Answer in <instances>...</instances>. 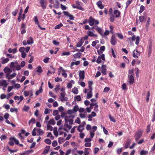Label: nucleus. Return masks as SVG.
<instances>
[{
    "label": "nucleus",
    "instance_id": "nucleus-1",
    "mask_svg": "<svg viewBox=\"0 0 155 155\" xmlns=\"http://www.w3.org/2000/svg\"><path fill=\"white\" fill-rule=\"evenodd\" d=\"M74 117H72L70 115H66L64 117L65 122L64 125V127L63 128V130L67 132H68L72 127L71 125L73 123V118Z\"/></svg>",
    "mask_w": 155,
    "mask_h": 155
},
{
    "label": "nucleus",
    "instance_id": "nucleus-2",
    "mask_svg": "<svg viewBox=\"0 0 155 155\" xmlns=\"http://www.w3.org/2000/svg\"><path fill=\"white\" fill-rule=\"evenodd\" d=\"M135 40V44L136 45H138L139 42L140 40V37L139 36H136L135 35H133L132 37L127 38V41L130 43H132V42Z\"/></svg>",
    "mask_w": 155,
    "mask_h": 155
},
{
    "label": "nucleus",
    "instance_id": "nucleus-3",
    "mask_svg": "<svg viewBox=\"0 0 155 155\" xmlns=\"http://www.w3.org/2000/svg\"><path fill=\"white\" fill-rule=\"evenodd\" d=\"M88 22L91 26H92L94 24L97 25L99 24V21L98 20L95 19L91 16L89 18Z\"/></svg>",
    "mask_w": 155,
    "mask_h": 155
},
{
    "label": "nucleus",
    "instance_id": "nucleus-4",
    "mask_svg": "<svg viewBox=\"0 0 155 155\" xmlns=\"http://www.w3.org/2000/svg\"><path fill=\"white\" fill-rule=\"evenodd\" d=\"M10 67L11 68H15V69L17 71L21 69L20 65L18 64L17 61L11 62L10 63Z\"/></svg>",
    "mask_w": 155,
    "mask_h": 155
},
{
    "label": "nucleus",
    "instance_id": "nucleus-5",
    "mask_svg": "<svg viewBox=\"0 0 155 155\" xmlns=\"http://www.w3.org/2000/svg\"><path fill=\"white\" fill-rule=\"evenodd\" d=\"M84 93L86 94V98L87 99H90L92 96V89H85L84 90Z\"/></svg>",
    "mask_w": 155,
    "mask_h": 155
},
{
    "label": "nucleus",
    "instance_id": "nucleus-6",
    "mask_svg": "<svg viewBox=\"0 0 155 155\" xmlns=\"http://www.w3.org/2000/svg\"><path fill=\"white\" fill-rule=\"evenodd\" d=\"M143 132L141 130H139L135 134V137L136 141H137L141 137Z\"/></svg>",
    "mask_w": 155,
    "mask_h": 155
},
{
    "label": "nucleus",
    "instance_id": "nucleus-7",
    "mask_svg": "<svg viewBox=\"0 0 155 155\" xmlns=\"http://www.w3.org/2000/svg\"><path fill=\"white\" fill-rule=\"evenodd\" d=\"M105 59V55L104 54H103L101 55L98 56L96 60V62L98 64H100L101 63L102 60L104 61Z\"/></svg>",
    "mask_w": 155,
    "mask_h": 155
},
{
    "label": "nucleus",
    "instance_id": "nucleus-8",
    "mask_svg": "<svg viewBox=\"0 0 155 155\" xmlns=\"http://www.w3.org/2000/svg\"><path fill=\"white\" fill-rule=\"evenodd\" d=\"M60 94L61 96L60 97V99L61 101L63 102L68 101V98L65 97V92H61L60 93Z\"/></svg>",
    "mask_w": 155,
    "mask_h": 155
},
{
    "label": "nucleus",
    "instance_id": "nucleus-9",
    "mask_svg": "<svg viewBox=\"0 0 155 155\" xmlns=\"http://www.w3.org/2000/svg\"><path fill=\"white\" fill-rule=\"evenodd\" d=\"M96 116V114L95 112L94 111H92L91 112V114H90L88 116V120L90 121H92L93 117H95Z\"/></svg>",
    "mask_w": 155,
    "mask_h": 155
},
{
    "label": "nucleus",
    "instance_id": "nucleus-10",
    "mask_svg": "<svg viewBox=\"0 0 155 155\" xmlns=\"http://www.w3.org/2000/svg\"><path fill=\"white\" fill-rule=\"evenodd\" d=\"M8 85V83L5 80L1 79L0 80V86L5 87Z\"/></svg>",
    "mask_w": 155,
    "mask_h": 155
},
{
    "label": "nucleus",
    "instance_id": "nucleus-11",
    "mask_svg": "<svg viewBox=\"0 0 155 155\" xmlns=\"http://www.w3.org/2000/svg\"><path fill=\"white\" fill-rule=\"evenodd\" d=\"M6 74V77L8 80L11 79L15 77L16 75V74L15 73H14L13 74Z\"/></svg>",
    "mask_w": 155,
    "mask_h": 155
},
{
    "label": "nucleus",
    "instance_id": "nucleus-12",
    "mask_svg": "<svg viewBox=\"0 0 155 155\" xmlns=\"http://www.w3.org/2000/svg\"><path fill=\"white\" fill-rule=\"evenodd\" d=\"M134 79L132 75L128 76V82L129 84H132L134 82Z\"/></svg>",
    "mask_w": 155,
    "mask_h": 155
},
{
    "label": "nucleus",
    "instance_id": "nucleus-13",
    "mask_svg": "<svg viewBox=\"0 0 155 155\" xmlns=\"http://www.w3.org/2000/svg\"><path fill=\"white\" fill-rule=\"evenodd\" d=\"M96 30L101 35H103V30L101 28L98 27V26H95L94 27Z\"/></svg>",
    "mask_w": 155,
    "mask_h": 155
},
{
    "label": "nucleus",
    "instance_id": "nucleus-14",
    "mask_svg": "<svg viewBox=\"0 0 155 155\" xmlns=\"http://www.w3.org/2000/svg\"><path fill=\"white\" fill-rule=\"evenodd\" d=\"M40 3L41 4V6L44 9H45L46 7V2L45 0H40Z\"/></svg>",
    "mask_w": 155,
    "mask_h": 155
},
{
    "label": "nucleus",
    "instance_id": "nucleus-15",
    "mask_svg": "<svg viewBox=\"0 0 155 155\" xmlns=\"http://www.w3.org/2000/svg\"><path fill=\"white\" fill-rule=\"evenodd\" d=\"M24 94L25 96L26 97H28L30 95V97L32 96L33 95V91L31 90L25 91H24Z\"/></svg>",
    "mask_w": 155,
    "mask_h": 155
},
{
    "label": "nucleus",
    "instance_id": "nucleus-16",
    "mask_svg": "<svg viewBox=\"0 0 155 155\" xmlns=\"http://www.w3.org/2000/svg\"><path fill=\"white\" fill-rule=\"evenodd\" d=\"M77 150V148H75L74 149L71 150V149H68L65 152V155H68L71 153H72L73 154L74 153V151Z\"/></svg>",
    "mask_w": 155,
    "mask_h": 155
},
{
    "label": "nucleus",
    "instance_id": "nucleus-17",
    "mask_svg": "<svg viewBox=\"0 0 155 155\" xmlns=\"http://www.w3.org/2000/svg\"><path fill=\"white\" fill-rule=\"evenodd\" d=\"M116 38H115L114 35H113L112 36L111 39V43L113 45H114L116 43Z\"/></svg>",
    "mask_w": 155,
    "mask_h": 155
},
{
    "label": "nucleus",
    "instance_id": "nucleus-18",
    "mask_svg": "<svg viewBox=\"0 0 155 155\" xmlns=\"http://www.w3.org/2000/svg\"><path fill=\"white\" fill-rule=\"evenodd\" d=\"M140 55V53L137 50L135 49L133 51V56L135 58H137Z\"/></svg>",
    "mask_w": 155,
    "mask_h": 155
},
{
    "label": "nucleus",
    "instance_id": "nucleus-19",
    "mask_svg": "<svg viewBox=\"0 0 155 155\" xmlns=\"http://www.w3.org/2000/svg\"><path fill=\"white\" fill-rule=\"evenodd\" d=\"M79 76L80 80H83L84 78V72L83 71H79Z\"/></svg>",
    "mask_w": 155,
    "mask_h": 155
},
{
    "label": "nucleus",
    "instance_id": "nucleus-20",
    "mask_svg": "<svg viewBox=\"0 0 155 155\" xmlns=\"http://www.w3.org/2000/svg\"><path fill=\"white\" fill-rule=\"evenodd\" d=\"M85 124V122H84L82 124L79 125L78 127V130L79 132H82L84 129V125Z\"/></svg>",
    "mask_w": 155,
    "mask_h": 155
},
{
    "label": "nucleus",
    "instance_id": "nucleus-21",
    "mask_svg": "<svg viewBox=\"0 0 155 155\" xmlns=\"http://www.w3.org/2000/svg\"><path fill=\"white\" fill-rule=\"evenodd\" d=\"M106 66L105 65H102V66L101 72L104 75L106 74Z\"/></svg>",
    "mask_w": 155,
    "mask_h": 155
},
{
    "label": "nucleus",
    "instance_id": "nucleus-22",
    "mask_svg": "<svg viewBox=\"0 0 155 155\" xmlns=\"http://www.w3.org/2000/svg\"><path fill=\"white\" fill-rule=\"evenodd\" d=\"M87 34L88 36L92 37H97V35L94 34L93 32L88 31L87 32Z\"/></svg>",
    "mask_w": 155,
    "mask_h": 155
},
{
    "label": "nucleus",
    "instance_id": "nucleus-23",
    "mask_svg": "<svg viewBox=\"0 0 155 155\" xmlns=\"http://www.w3.org/2000/svg\"><path fill=\"white\" fill-rule=\"evenodd\" d=\"M97 6L101 9H102L104 8V6L102 4V2L99 1L97 3Z\"/></svg>",
    "mask_w": 155,
    "mask_h": 155
},
{
    "label": "nucleus",
    "instance_id": "nucleus-24",
    "mask_svg": "<svg viewBox=\"0 0 155 155\" xmlns=\"http://www.w3.org/2000/svg\"><path fill=\"white\" fill-rule=\"evenodd\" d=\"M74 81L73 80H71L70 82L68 84L67 87L69 88H71L72 87V85L74 84Z\"/></svg>",
    "mask_w": 155,
    "mask_h": 155
},
{
    "label": "nucleus",
    "instance_id": "nucleus-25",
    "mask_svg": "<svg viewBox=\"0 0 155 155\" xmlns=\"http://www.w3.org/2000/svg\"><path fill=\"white\" fill-rule=\"evenodd\" d=\"M36 131L38 133V135H42L44 133V132L40 128L37 129L36 130Z\"/></svg>",
    "mask_w": 155,
    "mask_h": 155
},
{
    "label": "nucleus",
    "instance_id": "nucleus-26",
    "mask_svg": "<svg viewBox=\"0 0 155 155\" xmlns=\"http://www.w3.org/2000/svg\"><path fill=\"white\" fill-rule=\"evenodd\" d=\"M1 60H2L1 63L3 64H4L7 63L9 61V59L8 58H5L3 57H2V58H1Z\"/></svg>",
    "mask_w": 155,
    "mask_h": 155
},
{
    "label": "nucleus",
    "instance_id": "nucleus-27",
    "mask_svg": "<svg viewBox=\"0 0 155 155\" xmlns=\"http://www.w3.org/2000/svg\"><path fill=\"white\" fill-rule=\"evenodd\" d=\"M80 63V61H77L75 62H72L71 63L70 65V67L71 69H73V66L75 65H79Z\"/></svg>",
    "mask_w": 155,
    "mask_h": 155
},
{
    "label": "nucleus",
    "instance_id": "nucleus-28",
    "mask_svg": "<svg viewBox=\"0 0 155 155\" xmlns=\"http://www.w3.org/2000/svg\"><path fill=\"white\" fill-rule=\"evenodd\" d=\"M46 124L54 125L55 124V122L53 119H51L48 121Z\"/></svg>",
    "mask_w": 155,
    "mask_h": 155
},
{
    "label": "nucleus",
    "instance_id": "nucleus-29",
    "mask_svg": "<svg viewBox=\"0 0 155 155\" xmlns=\"http://www.w3.org/2000/svg\"><path fill=\"white\" fill-rule=\"evenodd\" d=\"M131 140L130 139H127L124 146L125 148V149H127L129 145H130L131 143Z\"/></svg>",
    "mask_w": 155,
    "mask_h": 155
},
{
    "label": "nucleus",
    "instance_id": "nucleus-30",
    "mask_svg": "<svg viewBox=\"0 0 155 155\" xmlns=\"http://www.w3.org/2000/svg\"><path fill=\"white\" fill-rule=\"evenodd\" d=\"M3 71L5 73L7 74H10L12 71L11 69L7 67H5Z\"/></svg>",
    "mask_w": 155,
    "mask_h": 155
},
{
    "label": "nucleus",
    "instance_id": "nucleus-31",
    "mask_svg": "<svg viewBox=\"0 0 155 155\" xmlns=\"http://www.w3.org/2000/svg\"><path fill=\"white\" fill-rule=\"evenodd\" d=\"M114 13L116 15L115 17L116 18H118L120 17V13L119 11L117 10H115L114 11Z\"/></svg>",
    "mask_w": 155,
    "mask_h": 155
},
{
    "label": "nucleus",
    "instance_id": "nucleus-32",
    "mask_svg": "<svg viewBox=\"0 0 155 155\" xmlns=\"http://www.w3.org/2000/svg\"><path fill=\"white\" fill-rule=\"evenodd\" d=\"M72 92L74 94H77L78 93V89L76 87H74L72 89Z\"/></svg>",
    "mask_w": 155,
    "mask_h": 155
},
{
    "label": "nucleus",
    "instance_id": "nucleus-33",
    "mask_svg": "<svg viewBox=\"0 0 155 155\" xmlns=\"http://www.w3.org/2000/svg\"><path fill=\"white\" fill-rule=\"evenodd\" d=\"M42 91V86H41L39 88V89L36 92L35 94L37 95H38L39 94L41 93Z\"/></svg>",
    "mask_w": 155,
    "mask_h": 155
},
{
    "label": "nucleus",
    "instance_id": "nucleus-34",
    "mask_svg": "<svg viewBox=\"0 0 155 155\" xmlns=\"http://www.w3.org/2000/svg\"><path fill=\"white\" fill-rule=\"evenodd\" d=\"M81 53H78L74 55V58H80L81 56Z\"/></svg>",
    "mask_w": 155,
    "mask_h": 155
},
{
    "label": "nucleus",
    "instance_id": "nucleus-35",
    "mask_svg": "<svg viewBox=\"0 0 155 155\" xmlns=\"http://www.w3.org/2000/svg\"><path fill=\"white\" fill-rule=\"evenodd\" d=\"M93 81H88V87L89 89H92V85L93 84Z\"/></svg>",
    "mask_w": 155,
    "mask_h": 155
},
{
    "label": "nucleus",
    "instance_id": "nucleus-36",
    "mask_svg": "<svg viewBox=\"0 0 155 155\" xmlns=\"http://www.w3.org/2000/svg\"><path fill=\"white\" fill-rule=\"evenodd\" d=\"M148 153L147 150H142L140 152V155H147Z\"/></svg>",
    "mask_w": 155,
    "mask_h": 155
},
{
    "label": "nucleus",
    "instance_id": "nucleus-37",
    "mask_svg": "<svg viewBox=\"0 0 155 155\" xmlns=\"http://www.w3.org/2000/svg\"><path fill=\"white\" fill-rule=\"evenodd\" d=\"M90 150V149L89 148H86L84 149V155H88L89 152V151Z\"/></svg>",
    "mask_w": 155,
    "mask_h": 155
},
{
    "label": "nucleus",
    "instance_id": "nucleus-38",
    "mask_svg": "<svg viewBox=\"0 0 155 155\" xmlns=\"http://www.w3.org/2000/svg\"><path fill=\"white\" fill-rule=\"evenodd\" d=\"M83 43V41H82V39H81L79 42H78L76 45L78 47H80L81 46Z\"/></svg>",
    "mask_w": 155,
    "mask_h": 155
},
{
    "label": "nucleus",
    "instance_id": "nucleus-39",
    "mask_svg": "<svg viewBox=\"0 0 155 155\" xmlns=\"http://www.w3.org/2000/svg\"><path fill=\"white\" fill-rule=\"evenodd\" d=\"M50 149V146H47L46 147L45 150H44L43 153H47L49 151Z\"/></svg>",
    "mask_w": 155,
    "mask_h": 155
},
{
    "label": "nucleus",
    "instance_id": "nucleus-40",
    "mask_svg": "<svg viewBox=\"0 0 155 155\" xmlns=\"http://www.w3.org/2000/svg\"><path fill=\"white\" fill-rule=\"evenodd\" d=\"M17 51L16 49L15 48L14 49H12L11 48H9L8 50V51L9 53H15Z\"/></svg>",
    "mask_w": 155,
    "mask_h": 155
},
{
    "label": "nucleus",
    "instance_id": "nucleus-41",
    "mask_svg": "<svg viewBox=\"0 0 155 155\" xmlns=\"http://www.w3.org/2000/svg\"><path fill=\"white\" fill-rule=\"evenodd\" d=\"M34 21L35 22V24L37 25H39V22L38 21L37 16H35L34 17Z\"/></svg>",
    "mask_w": 155,
    "mask_h": 155
},
{
    "label": "nucleus",
    "instance_id": "nucleus-42",
    "mask_svg": "<svg viewBox=\"0 0 155 155\" xmlns=\"http://www.w3.org/2000/svg\"><path fill=\"white\" fill-rule=\"evenodd\" d=\"M30 107L29 106H28L26 105H24V107L22 109V110L27 112L29 110Z\"/></svg>",
    "mask_w": 155,
    "mask_h": 155
},
{
    "label": "nucleus",
    "instance_id": "nucleus-43",
    "mask_svg": "<svg viewBox=\"0 0 155 155\" xmlns=\"http://www.w3.org/2000/svg\"><path fill=\"white\" fill-rule=\"evenodd\" d=\"M86 113H81L80 114V116L82 118H84L86 117Z\"/></svg>",
    "mask_w": 155,
    "mask_h": 155
},
{
    "label": "nucleus",
    "instance_id": "nucleus-44",
    "mask_svg": "<svg viewBox=\"0 0 155 155\" xmlns=\"http://www.w3.org/2000/svg\"><path fill=\"white\" fill-rule=\"evenodd\" d=\"M81 80H79L78 81V83L79 85H80L82 87H84L85 86V84L84 82H81L80 81Z\"/></svg>",
    "mask_w": 155,
    "mask_h": 155
},
{
    "label": "nucleus",
    "instance_id": "nucleus-45",
    "mask_svg": "<svg viewBox=\"0 0 155 155\" xmlns=\"http://www.w3.org/2000/svg\"><path fill=\"white\" fill-rule=\"evenodd\" d=\"M53 131H54V134L55 136H58V132L57 131V127H54L53 129Z\"/></svg>",
    "mask_w": 155,
    "mask_h": 155
},
{
    "label": "nucleus",
    "instance_id": "nucleus-46",
    "mask_svg": "<svg viewBox=\"0 0 155 155\" xmlns=\"http://www.w3.org/2000/svg\"><path fill=\"white\" fill-rule=\"evenodd\" d=\"M33 42V39L32 38H30L27 41L28 44L29 45L31 44Z\"/></svg>",
    "mask_w": 155,
    "mask_h": 155
},
{
    "label": "nucleus",
    "instance_id": "nucleus-47",
    "mask_svg": "<svg viewBox=\"0 0 155 155\" xmlns=\"http://www.w3.org/2000/svg\"><path fill=\"white\" fill-rule=\"evenodd\" d=\"M47 126V130L51 131L53 130L52 126L49 124H46Z\"/></svg>",
    "mask_w": 155,
    "mask_h": 155
},
{
    "label": "nucleus",
    "instance_id": "nucleus-48",
    "mask_svg": "<svg viewBox=\"0 0 155 155\" xmlns=\"http://www.w3.org/2000/svg\"><path fill=\"white\" fill-rule=\"evenodd\" d=\"M64 140V138L63 137H60L58 138V142L59 143H62Z\"/></svg>",
    "mask_w": 155,
    "mask_h": 155
},
{
    "label": "nucleus",
    "instance_id": "nucleus-49",
    "mask_svg": "<svg viewBox=\"0 0 155 155\" xmlns=\"http://www.w3.org/2000/svg\"><path fill=\"white\" fill-rule=\"evenodd\" d=\"M111 52H112V56H113V57L114 58H115L117 57L116 52H114V50L112 48H111Z\"/></svg>",
    "mask_w": 155,
    "mask_h": 155
},
{
    "label": "nucleus",
    "instance_id": "nucleus-50",
    "mask_svg": "<svg viewBox=\"0 0 155 155\" xmlns=\"http://www.w3.org/2000/svg\"><path fill=\"white\" fill-rule=\"evenodd\" d=\"M13 87H15L16 89H18L21 86L19 84H15L13 85Z\"/></svg>",
    "mask_w": 155,
    "mask_h": 155
},
{
    "label": "nucleus",
    "instance_id": "nucleus-51",
    "mask_svg": "<svg viewBox=\"0 0 155 155\" xmlns=\"http://www.w3.org/2000/svg\"><path fill=\"white\" fill-rule=\"evenodd\" d=\"M109 32H110L109 31L107 30H106L104 33V32H103V35H102L101 36H107L108 35V34H109Z\"/></svg>",
    "mask_w": 155,
    "mask_h": 155
},
{
    "label": "nucleus",
    "instance_id": "nucleus-52",
    "mask_svg": "<svg viewBox=\"0 0 155 155\" xmlns=\"http://www.w3.org/2000/svg\"><path fill=\"white\" fill-rule=\"evenodd\" d=\"M117 37L120 39H122L123 38V36L121 33H117Z\"/></svg>",
    "mask_w": 155,
    "mask_h": 155
},
{
    "label": "nucleus",
    "instance_id": "nucleus-53",
    "mask_svg": "<svg viewBox=\"0 0 155 155\" xmlns=\"http://www.w3.org/2000/svg\"><path fill=\"white\" fill-rule=\"evenodd\" d=\"M74 99L75 100H76L78 101H80L81 100V97L79 95H77L74 97Z\"/></svg>",
    "mask_w": 155,
    "mask_h": 155
},
{
    "label": "nucleus",
    "instance_id": "nucleus-54",
    "mask_svg": "<svg viewBox=\"0 0 155 155\" xmlns=\"http://www.w3.org/2000/svg\"><path fill=\"white\" fill-rule=\"evenodd\" d=\"M74 113V111L72 110H68V115H70L71 116V117H72L74 116H73L72 115H71L73 113Z\"/></svg>",
    "mask_w": 155,
    "mask_h": 155
},
{
    "label": "nucleus",
    "instance_id": "nucleus-55",
    "mask_svg": "<svg viewBox=\"0 0 155 155\" xmlns=\"http://www.w3.org/2000/svg\"><path fill=\"white\" fill-rule=\"evenodd\" d=\"M90 137L91 139H92L94 136L95 133L94 131L92 130H91L90 132Z\"/></svg>",
    "mask_w": 155,
    "mask_h": 155
},
{
    "label": "nucleus",
    "instance_id": "nucleus-56",
    "mask_svg": "<svg viewBox=\"0 0 155 155\" xmlns=\"http://www.w3.org/2000/svg\"><path fill=\"white\" fill-rule=\"evenodd\" d=\"M134 74V70L133 69L130 70L128 71V76H133Z\"/></svg>",
    "mask_w": 155,
    "mask_h": 155
},
{
    "label": "nucleus",
    "instance_id": "nucleus-57",
    "mask_svg": "<svg viewBox=\"0 0 155 155\" xmlns=\"http://www.w3.org/2000/svg\"><path fill=\"white\" fill-rule=\"evenodd\" d=\"M70 54V53L69 52H64L62 53L61 55L62 56L65 55H69Z\"/></svg>",
    "mask_w": 155,
    "mask_h": 155
},
{
    "label": "nucleus",
    "instance_id": "nucleus-58",
    "mask_svg": "<svg viewBox=\"0 0 155 155\" xmlns=\"http://www.w3.org/2000/svg\"><path fill=\"white\" fill-rule=\"evenodd\" d=\"M45 142L46 143L48 144H50L51 143V140H50V139H45Z\"/></svg>",
    "mask_w": 155,
    "mask_h": 155
},
{
    "label": "nucleus",
    "instance_id": "nucleus-59",
    "mask_svg": "<svg viewBox=\"0 0 155 155\" xmlns=\"http://www.w3.org/2000/svg\"><path fill=\"white\" fill-rule=\"evenodd\" d=\"M63 26V25L62 23H60L59 25H56L54 28L55 29H58L60 28L61 27Z\"/></svg>",
    "mask_w": 155,
    "mask_h": 155
},
{
    "label": "nucleus",
    "instance_id": "nucleus-60",
    "mask_svg": "<svg viewBox=\"0 0 155 155\" xmlns=\"http://www.w3.org/2000/svg\"><path fill=\"white\" fill-rule=\"evenodd\" d=\"M99 42L98 40H96L95 41H93L92 42V45L93 47H94Z\"/></svg>",
    "mask_w": 155,
    "mask_h": 155
},
{
    "label": "nucleus",
    "instance_id": "nucleus-61",
    "mask_svg": "<svg viewBox=\"0 0 155 155\" xmlns=\"http://www.w3.org/2000/svg\"><path fill=\"white\" fill-rule=\"evenodd\" d=\"M12 137L10 138V141L9 143V144L11 146H13L14 145V143L13 142L14 141L13 140H12Z\"/></svg>",
    "mask_w": 155,
    "mask_h": 155
},
{
    "label": "nucleus",
    "instance_id": "nucleus-62",
    "mask_svg": "<svg viewBox=\"0 0 155 155\" xmlns=\"http://www.w3.org/2000/svg\"><path fill=\"white\" fill-rule=\"evenodd\" d=\"M139 18L140 21L141 22H143L144 20V17L143 16H139Z\"/></svg>",
    "mask_w": 155,
    "mask_h": 155
},
{
    "label": "nucleus",
    "instance_id": "nucleus-63",
    "mask_svg": "<svg viewBox=\"0 0 155 155\" xmlns=\"http://www.w3.org/2000/svg\"><path fill=\"white\" fill-rule=\"evenodd\" d=\"M144 10V7L143 5H141L140 7L139 12L140 13H142Z\"/></svg>",
    "mask_w": 155,
    "mask_h": 155
},
{
    "label": "nucleus",
    "instance_id": "nucleus-64",
    "mask_svg": "<svg viewBox=\"0 0 155 155\" xmlns=\"http://www.w3.org/2000/svg\"><path fill=\"white\" fill-rule=\"evenodd\" d=\"M155 121V109L154 110L152 116V121L154 122Z\"/></svg>",
    "mask_w": 155,
    "mask_h": 155
}]
</instances>
